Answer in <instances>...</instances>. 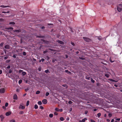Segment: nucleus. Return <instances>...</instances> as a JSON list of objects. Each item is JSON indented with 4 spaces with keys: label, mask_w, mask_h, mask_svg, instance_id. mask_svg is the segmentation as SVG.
Returning <instances> with one entry per match:
<instances>
[{
    "label": "nucleus",
    "mask_w": 122,
    "mask_h": 122,
    "mask_svg": "<svg viewBox=\"0 0 122 122\" xmlns=\"http://www.w3.org/2000/svg\"><path fill=\"white\" fill-rule=\"evenodd\" d=\"M117 9L118 11L121 12L122 9V4H119L117 7Z\"/></svg>",
    "instance_id": "f257e3e1"
},
{
    "label": "nucleus",
    "mask_w": 122,
    "mask_h": 122,
    "mask_svg": "<svg viewBox=\"0 0 122 122\" xmlns=\"http://www.w3.org/2000/svg\"><path fill=\"white\" fill-rule=\"evenodd\" d=\"M83 39L85 41L87 42H89L91 41L90 39L86 37H83Z\"/></svg>",
    "instance_id": "f03ea898"
},
{
    "label": "nucleus",
    "mask_w": 122,
    "mask_h": 122,
    "mask_svg": "<svg viewBox=\"0 0 122 122\" xmlns=\"http://www.w3.org/2000/svg\"><path fill=\"white\" fill-rule=\"evenodd\" d=\"M5 91V89L4 88L0 89V93H4Z\"/></svg>",
    "instance_id": "7ed1b4c3"
},
{
    "label": "nucleus",
    "mask_w": 122,
    "mask_h": 122,
    "mask_svg": "<svg viewBox=\"0 0 122 122\" xmlns=\"http://www.w3.org/2000/svg\"><path fill=\"white\" fill-rule=\"evenodd\" d=\"M42 102L44 104H46L47 103V100L46 99H44L42 101Z\"/></svg>",
    "instance_id": "20e7f679"
},
{
    "label": "nucleus",
    "mask_w": 122,
    "mask_h": 122,
    "mask_svg": "<svg viewBox=\"0 0 122 122\" xmlns=\"http://www.w3.org/2000/svg\"><path fill=\"white\" fill-rule=\"evenodd\" d=\"M0 117L1 119V121L2 122V121L3 119L4 118V117L3 115H1L0 116Z\"/></svg>",
    "instance_id": "39448f33"
},
{
    "label": "nucleus",
    "mask_w": 122,
    "mask_h": 122,
    "mask_svg": "<svg viewBox=\"0 0 122 122\" xmlns=\"http://www.w3.org/2000/svg\"><path fill=\"white\" fill-rule=\"evenodd\" d=\"M18 97L17 95L16 94H15L13 96V99L15 100H17V99Z\"/></svg>",
    "instance_id": "423d86ee"
},
{
    "label": "nucleus",
    "mask_w": 122,
    "mask_h": 122,
    "mask_svg": "<svg viewBox=\"0 0 122 122\" xmlns=\"http://www.w3.org/2000/svg\"><path fill=\"white\" fill-rule=\"evenodd\" d=\"M11 114V112H6L5 113V115L6 116H8Z\"/></svg>",
    "instance_id": "0eeeda50"
},
{
    "label": "nucleus",
    "mask_w": 122,
    "mask_h": 122,
    "mask_svg": "<svg viewBox=\"0 0 122 122\" xmlns=\"http://www.w3.org/2000/svg\"><path fill=\"white\" fill-rule=\"evenodd\" d=\"M56 41L61 44H64L63 42L59 40H57Z\"/></svg>",
    "instance_id": "6e6552de"
},
{
    "label": "nucleus",
    "mask_w": 122,
    "mask_h": 122,
    "mask_svg": "<svg viewBox=\"0 0 122 122\" xmlns=\"http://www.w3.org/2000/svg\"><path fill=\"white\" fill-rule=\"evenodd\" d=\"M25 107L24 106L22 105H20L19 107L20 108H21L22 109H24L25 108Z\"/></svg>",
    "instance_id": "1a4fd4ad"
},
{
    "label": "nucleus",
    "mask_w": 122,
    "mask_h": 122,
    "mask_svg": "<svg viewBox=\"0 0 122 122\" xmlns=\"http://www.w3.org/2000/svg\"><path fill=\"white\" fill-rule=\"evenodd\" d=\"M85 119H83L81 120H80L79 121V122H85V120H87V119L86 118H85Z\"/></svg>",
    "instance_id": "9d476101"
},
{
    "label": "nucleus",
    "mask_w": 122,
    "mask_h": 122,
    "mask_svg": "<svg viewBox=\"0 0 122 122\" xmlns=\"http://www.w3.org/2000/svg\"><path fill=\"white\" fill-rule=\"evenodd\" d=\"M0 7H3V8H6L7 7H9V6H4V5H3L0 6Z\"/></svg>",
    "instance_id": "9b49d317"
},
{
    "label": "nucleus",
    "mask_w": 122,
    "mask_h": 122,
    "mask_svg": "<svg viewBox=\"0 0 122 122\" xmlns=\"http://www.w3.org/2000/svg\"><path fill=\"white\" fill-rule=\"evenodd\" d=\"M13 31L14 32H21V30H13Z\"/></svg>",
    "instance_id": "f8f14e48"
},
{
    "label": "nucleus",
    "mask_w": 122,
    "mask_h": 122,
    "mask_svg": "<svg viewBox=\"0 0 122 122\" xmlns=\"http://www.w3.org/2000/svg\"><path fill=\"white\" fill-rule=\"evenodd\" d=\"M55 110L57 112H59V109L58 108H56L55 109Z\"/></svg>",
    "instance_id": "ddd939ff"
},
{
    "label": "nucleus",
    "mask_w": 122,
    "mask_h": 122,
    "mask_svg": "<svg viewBox=\"0 0 122 122\" xmlns=\"http://www.w3.org/2000/svg\"><path fill=\"white\" fill-rule=\"evenodd\" d=\"M5 49H8L9 48V46L8 45H6L5 46Z\"/></svg>",
    "instance_id": "4468645a"
},
{
    "label": "nucleus",
    "mask_w": 122,
    "mask_h": 122,
    "mask_svg": "<svg viewBox=\"0 0 122 122\" xmlns=\"http://www.w3.org/2000/svg\"><path fill=\"white\" fill-rule=\"evenodd\" d=\"M60 120L61 121H63L64 120V118L62 117H60Z\"/></svg>",
    "instance_id": "2eb2a0df"
},
{
    "label": "nucleus",
    "mask_w": 122,
    "mask_h": 122,
    "mask_svg": "<svg viewBox=\"0 0 122 122\" xmlns=\"http://www.w3.org/2000/svg\"><path fill=\"white\" fill-rule=\"evenodd\" d=\"M38 106L36 104H35L34 106V108L35 109H37L38 108Z\"/></svg>",
    "instance_id": "dca6fc26"
},
{
    "label": "nucleus",
    "mask_w": 122,
    "mask_h": 122,
    "mask_svg": "<svg viewBox=\"0 0 122 122\" xmlns=\"http://www.w3.org/2000/svg\"><path fill=\"white\" fill-rule=\"evenodd\" d=\"M38 104L39 105H41L42 104V103L41 102V101H39L38 102Z\"/></svg>",
    "instance_id": "f3484780"
},
{
    "label": "nucleus",
    "mask_w": 122,
    "mask_h": 122,
    "mask_svg": "<svg viewBox=\"0 0 122 122\" xmlns=\"http://www.w3.org/2000/svg\"><path fill=\"white\" fill-rule=\"evenodd\" d=\"M15 24V23L13 22H10L9 23L10 24L14 25Z\"/></svg>",
    "instance_id": "a211bd4d"
},
{
    "label": "nucleus",
    "mask_w": 122,
    "mask_h": 122,
    "mask_svg": "<svg viewBox=\"0 0 122 122\" xmlns=\"http://www.w3.org/2000/svg\"><path fill=\"white\" fill-rule=\"evenodd\" d=\"M49 116L50 117H53V114H50L49 115Z\"/></svg>",
    "instance_id": "6ab92c4d"
},
{
    "label": "nucleus",
    "mask_w": 122,
    "mask_h": 122,
    "mask_svg": "<svg viewBox=\"0 0 122 122\" xmlns=\"http://www.w3.org/2000/svg\"><path fill=\"white\" fill-rule=\"evenodd\" d=\"M40 93V91H37L36 92V94H39Z\"/></svg>",
    "instance_id": "aec40b11"
},
{
    "label": "nucleus",
    "mask_w": 122,
    "mask_h": 122,
    "mask_svg": "<svg viewBox=\"0 0 122 122\" xmlns=\"http://www.w3.org/2000/svg\"><path fill=\"white\" fill-rule=\"evenodd\" d=\"M7 29L8 30L11 29L13 30V28L12 27H10L7 28Z\"/></svg>",
    "instance_id": "412c9836"
},
{
    "label": "nucleus",
    "mask_w": 122,
    "mask_h": 122,
    "mask_svg": "<svg viewBox=\"0 0 122 122\" xmlns=\"http://www.w3.org/2000/svg\"><path fill=\"white\" fill-rule=\"evenodd\" d=\"M29 101H27V102H26V106H28V105H29Z\"/></svg>",
    "instance_id": "4be33fe9"
},
{
    "label": "nucleus",
    "mask_w": 122,
    "mask_h": 122,
    "mask_svg": "<svg viewBox=\"0 0 122 122\" xmlns=\"http://www.w3.org/2000/svg\"><path fill=\"white\" fill-rule=\"evenodd\" d=\"M105 76L107 77H109V74H105Z\"/></svg>",
    "instance_id": "5701e85b"
},
{
    "label": "nucleus",
    "mask_w": 122,
    "mask_h": 122,
    "mask_svg": "<svg viewBox=\"0 0 122 122\" xmlns=\"http://www.w3.org/2000/svg\"><path fill=\"white\" fill-rule=\"evenodd\" d=\"M110 80L111 81H113V82H117V81H115V80H113V79H110Z\"/></svg>",
    "instance_id": "b1692460"
},
{
    "label": "nucleus",
    "mask_w": 122,
    "mask_h": 122,
    "mask_svg": "<svg viewBox=\"0 0 122 122\" xmlns=\"http://www.w3.org/2000/svg\"><path fill=\"white\" fill-rule=\"evenodd\" d=\"M22 74L23 76H24L26 74V73L25 72H23L22 73Z\"/></svg>",
    "instance_id": "393cba45"
},
{
    "label": "nucleus",
    "mask_w": 122,
    "mask_h": 122,
    "mask_svg": "<svg viewBox=\"0 0 122 122\" xmlns=\"http://www.w3.org/2000/svg\"><path fill=\"white\" fill-rule=\"evenodd\" d=\"M22 80H19V83L20 84L22 82Z\"/></svg>",
    "instance_id": "a878e982"
},
{
    "label": "nucleus",
    "mask_w": 122,
    "mask_h": 122,
    "mask_svg": "<svg viewBox=\"0 0 122 122\" xmlns=\"http://www.w3.org/2000/svg\"><path fill=\"white\" fill-rule=\"evenodd\" d=\"M8 105V102H6L5 104V107H7Z\"/></svg>",
    "instance_id": "bb28decb"
},
{
    "label": "nucleus",
    "mask_w": 122,
    "mask_h": 122,
    "mask_svg": "<svg viewBox=\"0 0 122 122\" xmlns=\"http://www.w3.org/2000/svg\"><path fill=\"white\" fill-rule=\"evenodd\" d=\"M49 94V93L48 92H46V96H48Z\"/></svg>",
    "instance_id": "cd10ccee"
},
{
    "label": "nucleus",
    "mask_w": 122,
    "mask_h": 122,
    "mask_svg": "<svg viewBox=\"0 0 122 122\" xmlns=\"http://www.w3.org/2000/svg\"><path fill=\"white\" fill-rule=\"evenodd\" d=\"M45 71L46 73H47L49 72V71L47 69L45 70Z\"/></svg>",
    "instance_id": "c85d7f7f"
},
{
    "label": "nucleus",
    "mask_w": 122,
    "mask_h": 122,
    "mask_svg": "<svg viewBox=\"0 0 122 122\" xmlns=\"http://www.w3.org/2000/svg\"><path fill=\"white\" fill-rule=\"evenodd\" d=\"M97 115L98 116V117H99L101 115V114L100 113H99L97 114Z\"/></svg>",
    "instance_id": "c756f323"
},
{
    "label": "nucleus",
    "mask_w": 122,
    "mask_h": 122,
    "mask_svg": "<svg viewBox=\"0 0 122 122\" xmlns=\"http://www.w3.org/2000/svg\"><path fill=\"white\" fill-rule=\"evenodd\" d=\"M3 44L4 43H1L0 44V46L1 47L2 46Z\"/></svg>",
    "instance_id": "7c9ffc66"
},
{
    "label": "nucleus",
    "mask_w": 122,
    "mask_h": 122,
    "mask_svg": "<svg viewBox=\"0 0 122 122\" xmlns=\"http://www.w3.org/2000/svg\"><path fill=\"white\" fill-rule=\"evenodd\" d=\"M86 78L88 80H89L90 79V77L86 76Z\"/></svg>",
    "instance_id": "2f4dec72"
},
{
    "label": "nucleus",
    "mask_w": 122,
    "mask_h": 122,
    "mask_svg": "<svg viewBox=\"0 0 122 122\" xmlns=\"http://www.w3.org/2000/svg\"><path fill=\"white\" fill-rule=\"evenodd\" d=\"M24 113V112L22 111H21L19 112L20 114H22Z\"/></svg>",
    "instance_id": "473e14b6"
},
{
    "label": "nucleus",
    "mask_w": 122,
    "mask_h": 122,
    "mask_svg": "<svg viewBox=\"0 0 122 122\" xmlns=\"http://www.w3.org/2000/svg\"><path fill=\"white\" fill-rule=\"evenodd\" d=\"M68 103L69 104H72V102L71 101H69Z\"/></svg>",
    "instance_id": "72a5a7b5"
},
{
    "label": "nucleus",
    "mask_w": 122,
    "mask_h": 122,
    "mask_svg": "<svg viewBox=\"0 0 122 122\" xmlns=\"http://www.w3.org/2000/svg\"><path fill=\"white\" fill-rule=\"evenodd\" d=\"M10 122H15V121L14 120H12L10 121Z\"/></svg>",
    "instance_id": "f704fd0d"
},
{
    "label": "nucleus",
    "mask_w": 122,
    "mask_h": 122,
    "mask_svg": "<svg viewBox=\"0 0 122 122\" xmlns=\"http://www.w3.org/2000/svg\"><path fill=\"white\" fill-rule=\"evenodd\" d=\"M40 108L41 109H43L44 108L43 107L41 106L40 107Z\"/></svg>",
    "instance_id": "c9c22d12"
},
{
    "label": "nucleus",
    "mask_w": 122,
    "mask_h": 122,
    "mask_svg": "<svg viewBox=\"0 0 122 122\" xmlns=\"http://www.w3.org/2000/svg\"><path fill=\"white\" fill-rule=\"evenodd\" d=\"M91 122H96L94 120L92 119L91 120Z\"/></svg>",
    "instance_id": "e433bc0d"
},
{
    "label": "nucleus",
    "mask_w": 122,
    "mask_h": 122,
    "mask_svg": "<svg viewBox=\"0 0 122 122\" xmlns=\"http://www.w3.org/2000/svg\"><path fill=\"white\" fill-rule=\"evenodd\" d=\"M108 116L110 117H111L112 116V115L111 113H109L108 114Z\"/></svg>",
    "instance_id": "4c0bfd02"
},
{
    "label": "nucleus",
    "mask_w": 122,
    "mask_h": 122,
    "mask_svg": "<svg viewBox=\"0 0 122 122\" xmlns=\"http://www.w3.org/2000/svg\"><path fill=\"white\" fill-rule=\"evenodd\" d=\"M63 111V109H59V111L60 112H62Z\"/></svg>",
    "instance_id": "58836bf2"
},
{
    "label": "nucleus",
    "mask_w": 122,
    "mask_h": 122,
    "mask_svg": "<svg viewBox=\"0 0 122 122\" xmlns=\"http://www.w3.org/2000/svg\"><path fill=\"white\" fill-rule=\"evenodd\" d=\"M65 71L66 72H68L69 73H71V72H70V71H68V70H66Z\"/></svg>",
    "instance_id": "ea45409f"
},
{
    "label": "nucleus",
    "mask_w": 122,
    "mask_h": 122,
    "mask_svg": "<svg viewBox=\"0 0 122 122\" xmlns=\"http://www.w3.org/2000/svg\"><path fill=\"white\" fill-rule=\"evenodd\" d=\"M80 58L82 59V60H84V58L83 57H79Z\"/></svg>",
    "instance_id": "a19ab883"
},
{
    "label": "nucleus",
    "mask_w": 122,
    "mask_h": 122,
    "mask_svg": "<svg viewBox=\"0 0 122 122\" xmlns=\"http://www.w3.org/2000/svg\"><path fill=\"white\" fill-rule=\"evenodd\" d=\"M116 120L119 121L120 120V118H117L116 119Z\"/></svg>",
    "instance_id": "79ce46f5"
},
{
    "label": "nucleus",
    "mask_w": 122,
    "mask_h": 122,
    "mask_svg": "<svg viewBox=\"0 0 122 122\" xmlns=\"http://www.w3.org/2000/svg\"><path fill=\"white\" fill-rule=\"evenodd\" d=\"M41 60L42 61V62H43V61H44L45 60V59H44V58H42L41 59Z\"/></svg>",
    "instance_id": "37998d69"
},
{
    "label": "nucleus",
    "mask_w": 122,
    "mask_h": 122,
    "mask_svg": "<svg viewBox=\"0 0 122 122\" xmlns=\"http://www.w3.org/2000/svg\"><path fill=\"white\" fill-rule=\"evenodd\" d=\"M66 120H67V121H68L69 120V117H67L66 118Z\"/></svg>",
    "instance_id": "c03bdc74"
},
{
    "label": "nucleus",
    "mask_w": 122,
    "mask_h": 122,
    "mask_svg": "<svg viewBox=\"0 0 122 122\" xmlns=\"http://www.w3.org/2000/svg\"><path fill=\"white\" fill-rule=\"evenodd\" d=\"M6 68L7 69H9L10 68V66H9L7 67Z\"/></svg>",
    "instance_id": "a18cd8bd"
},
{
    "label": "nucleus",
    "mask_w": 122,
    "mask_h": 122,
    "mask_svg": "<svg viewBox=\"0 0 122 122\" xmlns=\"http://www.w3.org/2000/svg\"><path fill=\"white\" fill-rule=\"evenodd\" d=\"M22 70H20L19 71V72L20 73L21 72H22Z\"/></svg>",
    "instance_id": "49530a36"
},
{
    "label": "nucleus",
    "mask_w": 122,
    "mask_h": 122,
    "mask_svg": "<svg viewBox=\"0 0 122 122\" xmlns=\"http://www.w3.org/2000/svg\"><path fill=\"white\" fill-rule=\"evenodd\" d=\"M13 57L14 58H15L16 57V56L15 55H14L13 56Z\"/></svg>",
    "instance_id": "de8ad7c7"
},
{
    "label": "nucleus",
    "mask_w": 122,
    "mask_h": 122,
    "mask_svg": "<svg viewBox=\"0 0 122 122\" xmlns=\"http://www.w3.org/2000/svg\"><path fill=\"white\" fill-rule=\"evenodd\" d=\"M91 81H92V82H93V83H94V82H95V81L94 80H92V79H91Z\"/></svg>",
    "instance_id": "09e8293b"
},
{
    "label": "nucleus",
    "mask_w": 122,
    "mask_h": 122,
    "mask_svg": "<svg viewBox=\"0 0 122 122\" xmlns=\"http://www.w3.org/2000/svg\"><path fill=\"white\" fill-rule=\"evenodd\" d=\"M12 72V70H10L9 71V72L10 73H11V72Z\"/></svg>",
    "instance_id": "8fccbe9b"
},
{
    "label": "nucleus",
    "mask_w": 122,
    "mask_h": 122,
    "mask_svg": "<svg viewBox=\"0 0 122 122\" xmlns=\"http://www.w3.org/2000/svg\"><path fill=\"white\" fill-rule=\"evenodd\" d=\"M54 114L55 115H57L58 114L57 113H56V112H55L54 113Z\"/></svg>",
    "instance_id": "3c124183"
},
{
    "label": "nucleus",
    "mask_w": 122,
    "mask_h": 122,
    "mask_svg": "<svg viewBox=\"0 0 122 122\" xmlns=\"http://www.w3.org/2000/svg\"><path fill=\"white\" fill-rule=\"evenodd\" d=\"M2 108L4 109H6V108L4 106H3L2 107Z\"/></svg>",
    "instance_id": "603ef678"
},
{
    "label": "nucleus",
    "mask_w": 122,
    "mask_h": 122,
    "mask_svg": "<svg viewBox=\"0 0 122 122\" xmlns=\"http://www.w3.org/2000/svg\"><path fill=\"white\" fill-rule=\"evenodd\" d=\"M23 54L24 55H26V53H25V52H23Z\"/></svg>",
    "instance_id": "864d4df0"
},
{
    "label": "nucleus",
    "mask_w": 122,
    "mask_h": 122,
    "mask_svg": "<svg viewBox=\"0 0 122 122\" xmlns=\"http://www.w3.org/2000/svg\"><path fill=\"white\" fill-rule=\"evenodd\" d=\"M2 73V70H0V74H1Z\"/></svg>",
    "instance_id": "5fc2aeb1"
},
{
    "label": "nucleus",
    "mask_w": 122,
    "mask_h": 122,
    "mask_svg": "<svg viewBox=\"0 0 122 122\" xmlns=\"http://www.w3.org/2000/svg\"><path fill=\"white\" fill-rule=\"evenodd\" d=\"M2 13H6V12H5V11H2Z\"/></svg>",
    "instance_id": "6e6d98bb"
},
{
    "label": "nucleus",
    "mask_w": 122,
    "mask_h": 122,
    "mask_svg": "<svg viewBox=\"0 0 122 122\" xmlns=\"http://www.w3.org/2000/svg\"><path fill=\"white\" fill-rule=\"evenodd\" d=\"M114 121V120L113 119H112L111 120V122H113Z\"/></svg>",
    "instance_id": "4d7b16f0"
},
{
    "label": "nucleus",
    "mask_w": 122,
    "mask_h": 122,
    "mask_svg": "<svg viewBox=\"0 0 122 122\" xmlns=\"http://www.w3.org/2000/svg\"><path fill=\"white\" fill-rule=\"evenodd\" d=\"M8 58V57H4V59H7Z\"/></svg>",
    "instance_id": "13d9d810"
},
{
    "label": "nucleus",
    "mask_w": 122,
    "mask_h": 122,
    "mask_svg": "<svg viewBox=\"0 0 122 122\" xmlns=\"http://www.w3.org/2000/svg\"><path fill=\"white\" fill-rule=\"evenodd\" d=\"M95 112L97 110V109H95L93 110Z\"/></svg>",
    "instance_id": "bf43d9fd"
},
{
    "label": "nucleus",
    "mask_w": 122,
    "mask_h": 122,
    "mask_svg": "<svg viewBox=\"0 0 122 122\" xmlns=\"http://www.w3.org/2000/svg\"><path fill=\"white\" fill-rule=\"evenodd\" d=\"M16 91L17 92H19V90L18 89H17Z\"/></svg>",
    "instance_id": "052dcab7"
},
{
    "label": "nucleus",
    "mask_w": 122,
    "mask_h": 122,
    "mask_svg": "<svg viewBox=\"0 0 122 122\" xmlns=\"http://www.w3.org/2000/svg\"><path fill=\"white\" fill-rule=\"evenodd\" d=\"M38 70L39 71H41V68H40L38 69Z\"/></svg>",
    "instance_id": "680f3d73"
},
{
    "label": "nucleus",
    "mask_w": 122,
    "mask_h": 122,
    "mask_svg": "<svg viewBox=\"0 0 122 122\" xmlns=\"http://www.w3.org/2000/svg\"><path fill=\"white\" fill-rule=\"evenodd\" d=\"M114 85L116 87H117V86L116 85V84H114Z\"/></svg>",
    "instance_id": "e2e57ef3"
},
{
    "label": "nucleus",
    "mask_w": 122,
    "mask_h": 122,
    "mask_svg": "<svg viewBox=\"0 0 122 122\" xmlns=\"http://www.w3.org/2000/svg\"><path fill=\"white\" fill-rule=\"evenodd\" d=\"M41 28L42 29H43L45 28V27L44 26H43Z\"/></svg>",
    "instance_id": "0e129e2a"
},
{
    "label": "nucleus",
    "mask_w": 122,
    "mask_h": 122,
    "mask_svg": "<svg viewBox=\"0 0 122 122\" xmlns=\"http://www.w3.org/2000/svg\"><path fill=\"white\" fill-rule=\"evenodd\" d=\"M87 111H86L85 112V114H87Z\"/></svg>",
    "instance_id": "69168bd1"
},
{
    "label": "nucleus",
    "mask_w": 122,
    "mask_h": 122,
    "mask_svg": "<svg viewBox=\"0 0 122 122\" xmlns=\"http://www.w3.org/2000/svg\"><path fill=\"white\" fill-rule=\"evenodd\" d=\"M68 56L67 55H66V58H67L68 57Z\"/></svg>",
    "instance_id": "338daca9"
},
{
    "label": "nucleus",
    "mask_w": 122,
    "mask_h": 122,
    "mask_svg": "<svg viewBox=\"0 0 122 122\" xmlns=\"http://www.w3.org/2000/svg\"><path fill=\"white\" fill-rule=\"evenodd\" d=\"M26 93L25 94H24L23 95V96H25L26 95Z\"/></svg>",
    "instance_id": "774afa93"
}]
</instances>
